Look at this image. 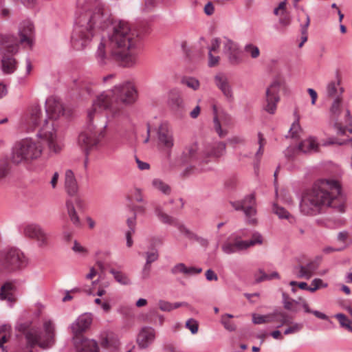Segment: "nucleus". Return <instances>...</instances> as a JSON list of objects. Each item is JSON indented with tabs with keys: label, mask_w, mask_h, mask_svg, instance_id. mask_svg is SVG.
<instances>
[{
	"label": "nucleus",
	"mask_w": 352,
	"mask_h": 352,
	"mask_svg": "<svg viewBox=\"0 0 352 352\" xmlns=\"http://www.w3.org/2000/svg\"><path fill=\"white\" fill-rule=\"evenodd\" d=\"M43 146L38 141L24 138L16 142L12 150V162L19 164L38 158L42 153Z\"/></svg>",
	"instance_id": "7"
},
{
	"label": "nucleus",
	"mask_w": 352,
	"mask_h": 352,
	"mask_svg": "<svg viewBox=\"0 0 352 352\" xmlns=\"http://www.w3.org/2000/svg\"><path fill=\"white\" fill-rule=\"evenodd\" d=\"M293 273L296 276L297 278H306L307 276L305 275L303 265H300L296 266L293 269Z\"/></svg>",
	"instance_id": "55"
},
{
	"label": "nucleus",
	"mask_w": 352,
	"mask_h": 352,
	"mask_svg": "<svg viewBox=\"0 0 352 352\" xmlns=\"http://www.w3.org/2000/svg\"><path fill=\"white\" fill-rule=\"evenodd\" d=\"M202 272V268L196 267H187L186 275H195Z\"/></svg>",
	"instance_id": "63"
},
{
	"label": "nucleus",
	"mask_w": 352,
	"mask_h": 352,
	"mask_svg": "<svg viewBox=\"0 0 352 352\" xmlns=\"http://www.w3.org/2000/svg\"><path fill=\"white\" fill-rule=\"evenodd\" d=\"M146 265H151V264L156 261L159 258L158 251L155 249L151 252H146Z\"/></svg>",
	"instance_id": "45"
},
{
	"label": "nucleus",
	"mask_w": 352,
	"mask_h": 352,
	"mask_svg": "<svg viewBox=\"0 0 352 352\" xmlns=\"http://www.w3.org/2000/svg\"><path fill=\"white\" fill-rule=\"evenodd\" d=\"M270 315L272 322L278 323L276 326L277 328H280L284 324L292 323V318L283 311L275 310Z\"/></svg>",
	"instance_id": "23"
},
{
	"label": "nucleus",
	"mask_w": 352,
	"mask_h": 352,
	"mask_svg": "<svg viewBox=\"0 0 352 352\" xmlns=\"http://www.w3.org/2000/svg\"><path fill=\"white\" fill-rule=\"evenodd\" d=\"M341 103H342V98L340 96H338L333 100L331 108H330V113L331 118L336 121H337V118L340 116L341 113Z\"/></svg>",
	"instance_id": "30"
},
{
	"label": "nucleus",
	"mask_w": 352,
	"mask_h": 352,
	"mask_svg": "<svg viewBox=\"0 0 352 352\" xmlns=\"http://www.w3.org/2000/svg\"><path fill=\"white\" fill-rule=\"evenodd\" d=\"M8 173V164L3 162L0 164V180L4 178Z\"/></svg>",
	"instance_id": "59"
},
{
	"label": "nucleus",
	"mask_w": 352,
	"mask_h": 352,
	"mask_svg": "<svg viewBox=\"0 0 352 352\" xmlns=\"http://www.w3.org/2000/svg\"><path fill=\"white\" fill-rule=\"evenodd\" d=\"M214 111H216L215 107H214ZM230 118L227 116H224L223 117L220 116L219 118V116L217 115V113L214 112V116L213 118L214 129L220 138H224L228 134V131L226 129H222L221 123L224 125H226L230 123Z\"/></svg>",
	"instance_id": "21"
},
{
	"label": "nucleus",
	"mask_w": 352,
	"mask_h": 352,
	"mask_svg": "<svg viewBox=\"0 0 352 352\" xmlns=\"http://www.w3.org/2000/svg\"><path fill=\"white\" fill-rule=\"evenodd\" d=\"M45 112L46 116L43 118L41 107L38 105L32 106L23 122V127L30 132L43 122V126L37 133V136L44 139L47 142L50 149L56 153L61 150L62 146L56 142V135L53 122L50 123L47 118L56 120L63 116L64 114L63 104L59 99L54 96L49 97L45 101Z\"/></svg>",
	"instance_id": "4"
},
{
	"label": "nucleus",
	"mask_w": 352,
	"mask_h": 352,
	"mask_svg": "<svg viewBox=\"0 0 352 352\" xmlns=\"http://www.w3.org/2000/svg\"><path fill=\"white\" fill-rule=\"evenodd\" d=\"M208 65L210 67H213L217 66L220 60V56L218 55H214L213 53L208 52Z\"/></svg>",
	"instance_id": "51"
},
{
	"label": "nucleus",
	"mask_w": 352,
	"mask_h": 352,
	"mask_svg": "<svg viewBox=\"0 0 352 352\" xmlns=\"http://www.w3.org/2000/svg\"><path fill=\"white\" fill-rule=\"evenodd\" d=\"M274 212L278 216L280 219H289L292 216L289 212L286 210L284 208L278 206L276 204L273 205Z\"/></svg>",
	"instance_id": "41"
},
{
	"label": "nucleus",
	"mask_w": 352,
	"mask_h": 352,
	"mask_svg": "<svg viewBox=\"0 0 352 352\" xmlns=\"http://www.w3.org/2000/svg\"><path fill=\"white\" fill-rule=\"evenodd\" d=\"M25 338L29 349L38 346L44 350L49 349L56 343L55 323L51 319L45 318L43 320V331L30 329L25 332Z\"/></svg>",
	"instance_id": "6"
},
{
	"label": "nucleus",
	"mask_w": 352,
	"mask_h": 352,
	"mask_svg": "<svg viewBox=\"0 0 352 352\" xmlns=\"http://www.w3.org/2000/svg\"><path fill=\"white\" fill-rule=\"evenodd\" d=\"M334 317L338 320L342 327L352 333V322L344 314H336Z\"/></svg>",
	"instance_id": "33"
},
{
	"label": "nucleus",
	"mask_w": 352,
	"mask_h": 352,
	"mask_svg": "<svg viewBox=\"0 0 352 352\" xmlns=\"http://www.w3.org/2000/svg\"><path fill=\"white\" fill-rule=\"evenodd\" d=\"M187 266L182 263L175 265L170 270L173 274H184L186 275Z\"/></svg>",
	"instance_id": "50"
},
{
	"label": "nucleus",
	"mask_w": 352,
	"mask_h": 352,
	"mask_svg": "<svg viewBox=\"0 0 352 352\" xmlns=\"http://www.w3.org/2000/svg\"><path fill=\"white\" fill-rule=\"evenodd\" d=\"M204 13L208 16H211L214 12V7L211 1H208L204 6Z\"/></svg>",
	"instance_id": "60"
},
{
	"label": "nucleus",
	"mask_w": 352,
	"mask_h": 352,
	"mask_svg": "<svg viewBox=\"0 0 352 352\" xmlns=\"http://www.w3.org/2000/svg\"><path fill=\"white\" fill-rule=\"evenodd\" d=\"M328 284L323 282V280L320 278H314L310 285V288L309 289V292L314 293L316 290L320 288H326L327 287Z\"/></svg>",
	"instance_id": "39"
},
{
	"label": "nucleus",
	"mask_w": 352,
	"mask_h": 352,
	"mask_svg": "<svg viewBox=\"0 0 352 352\" xmlns=\"http://www.w3.org/2000/svg\"><path fill=\"white\" fill-rule=\"evenodd\" d=\"M340 85V80L337 82L331 81L327 85V94L329 97H335L338 93V87Z\"/></svg>",
	"instance_id": "42"
},
{
	"label": "nucleus",
	"mask_w": 352,
	"mask_h": 352,
	"mask_svg": "<svg viewBox=\"0 0 352 352\" xmlns=\"http://www.w3.org/2000/svg\"><path fill=\"white\" fill-rule=\"evenodd\" d=\"M168 103L173 109H177L182 106L183 100L178 91L172 90L168 93Z\"/></svg>",
	"instance_id": "26"
},
{
	"label": "nucleus",
	"mask_w": 352,
	"mask_h": 352,
	"mask_svg": "<svg viewBox=\"0 0 352 352\" xmlns=\"http://www.w3.org/2000/svg\"><path fill=\"white\" fill-rule=\"evenodd\" d=\"M182 157V161L185 163L206 164L204 160V151L202 153H199L198 145L196 143L187 146L184 149Z\"/></svg>",
	"instance_id": "14"
},
{
	"label": "nucleus",
	"mask_w": 352,
	"mask_h": 352,
	"mask_svg": "<svg viewBox=\"0 0 352 352\" xmlns=\"http://www.w3.org/2000/svg\"><path fill=\"white\" fill-rule=\"evenodd\" d=\"M28 264V257L17 248H11L5 251L0 257V265L8 272L23 270Z\"/></svg>",
	"instance_id": "9"
},
{
	"label": "nucleus",
	"mask_w": 352,
	"mask_h": 352,
	"mask_svg": "<svg viewBox=\"0 0 352 352\" xmlns=\"http://www.w3.org/2000/svg\"><path fill=\"white\" fill-rule=\"evenodd\" d=\"M72 250L79 254L81 256L85 257L88 255L89 251L88 250L82 246L80 243H79L78 241H75L74 243V245L72 247Z\"/></svg>",
	"instance_id": "43"
},
{
	"label": "nucleus",
	"mask_w": 352,
	"mask_h": 352,
	"mask_svg": "<svg viewBox=\"0 0 352 352\" xmlns=\"http://www.w3.org/2000/svg\"><path fill=\"white\" fill-rule=\"evenodd\" d=\"M327 208L344 213L346 208V198L340 184L335 179H320L302 197L300 210L305 215L315 216Z\"/></svg>",
	"instance_id": "3"
},
{
	"label": "nucleus",
	"mask_w": 352,
	"mask_h": 352,
	"mask_svg": "<svg viewBox=\"0 0 352 352\" xmlns=\"http://www.w3.org/2000/svg\"><path fill=\"white\" fill-rule=\"evenodd\" d=\"M182 83L193 90H197L199 87V82L195 78L186 77L182 80Z\"/></svg>",
	"instance_id": "40"
},
{
	"label": "nucleus",
	"mask_w": 352,
	"mask_h": 352,
	"mask_svg": "<svg viewBox=\"0 0 352 352\" xmlns=\"http://www.w3.org/2000/svg\"><path fill=\"white\" fill-rule=\"evenodd\" d=\"M244 52L247 55L253 59H256L260 56L259 48L252 43L246 44L244 46Z\"/></svg>",
	"instance_id": "34"
},
{
	"label": "nucleus",
	"mask_w": 352,
	"mask_h": 352,
	"mask_svg": "<svg viewBox=\"0 0 352 352\" xmlns=\"http://www.w3.org/2000/svg\"><path fill=\"white\" fill-rule=\"evenodd\" d=\"M206 278L208 281L215 280L217 281L218 280L217 275L214 273V272L209 269L206 272Z\"/></svg>",
	"instance_id": "62"
},
{
	"label": "nucleus",
	"mask_w": 352,
	"mask_h": 352,
	"mask_svg": "<svg viewBox=\"0 0 352 352\" xmlns=\"http://www.w3.org/2000/svg\"><path fill=\"white\" fill-rule=\"evenodd\" d=\"M65 185L67 193L70 195H74L78 192V186L74 177V173L71 170H67L65 174Z\"/></svg>",
	"instance_id": "22"
},
{
	"label": "nucleus",
	"mask_w": 352,
	"mask_h": 352,
	"mask_svg": "<svg viewBox=\"0 0 352 352\" xmlns=\"http://www.w3.org/2000/svg\"><path fill=\"white\" fill-rule=\"evenodd\" d=\"M179 230L182 233L184 234L187 238H188L189 239H191L192 240V239L195 237V235L196 234L193 233L192 232H191L190 230H188V228H186L183 225H180L179 226Z\"/></svg>",
	"instance_id": "57"
},
{
	"label": "nucleus",
	"mask_w": 352,
	"mask_h": 352,
	"mask_svg": "<svg viewBox=\"0 0 352 352\" xmlns=\"http://www.w3.org/2000/svg\"><path fill=\"white\" fill-rule=\"evenodd\" d=\"M76 19V25L72 36V43L77 50L84 49L94 35L108 28L113 23L109 10L101 3L82 13L80 11Z\"/></svg>",
	"instance_id": "5"
},
{
	"label": "nucleus",
	"mask_w": 352,
	"mask_h": 352,
	"mask_svg": "<svg viewBox=\"0 0 352 352\" xmlns=\"http://www.w3.org/2000/svg\"><path fill=\"white\" fill-rule=\"evenodd\" d=\"M222 250L224 253L228 254L234 253V247L233 241H226L222 245Z\"/></svg>",
	"instance_id": "53"
},
{
	"label": "nucleus",
	"mask_w": 352,
	"mask_h": 352,
	"mask_svg": "<svg viewBox=\"0 0 352 352\" xmlns=\"http://www.w3.org/2000/svg\"><path fill=\"white\" fill-rule=\"evenodd\" d=\"M311 314H313L318 318L328 320L330 324H333V322L329 319V318L324 313H322L317 310H314L313 311H311Z\"/></svg>",
	"instance_id": "61"
},
{
	"label": "nucleus",
	"mask_w": 352,
	"mask_h": 352,
	"mask_svg": "<svg viewBox=\"0 0 352 352\" xmlns=\"http://www.w3.org/2000/svg\"><path fill=\"white\" fill-rule=\"evenodd\" d=\"M252 322L256 324L272 322L270 314L266 315H252Z\"/></svg>",
	"instance_id": "38"
},
{
	"label": "nucleus",
	"mask_w": 352,
	"mask_h": 352,
	"mask_svg": "<svg viewBox=\"0 0 352 352\" xmlns=\"http://www.w3.org/2000/svg\"><path fill=\"white\" fill-rule=\"evenodd\" d=\"M318 148V144L313 138H309L302 141L298 145V149L304 153L316 152Z\"/></svg>",
	"instance_id": "24"
},
{
	"label": "nucleus",
	"mask_w": 352,
	"mask_h": 352,
	"mask_svg": "<svg viewBox=\"0 0 352 352\" xmlns=\"http://www.w3.org/2000/svg\"><path fill=\"white\" fill-rule=\"evenodd\" d=\"M217 87L221 91L227 98H232V91L228 79L223 74H218L214 76Z\"/></svg>",
	"instance_id": "19"
},
{
	"label": "nucleus",
	"mask_w": 352,
	"mask_h": 352,
	"mask_svg": "<svg viewBox=\"0 0 352 352\" xmlns=\"http://www.w3.org/2000/svg\"><path fill=\"white\" fill-rule=\"evenodd\" d=\"M11 331V327L8 324L0 326V349L2 351H6L3 344L8 341Z\"/></svg>",
	"instance_id": "29"
},
{
	"label": "nucleus",
	"mask_w": 352,
	"mask_h": 352,
	"mask_svg": "<svg viewBox=\"0 0 352 352\" xmlns=\"http://www.w3.org/2000/svg\"><path fill=\"white\" fill-rule=\"evenodd\" d=\"M282 82L278 79H274L265 91V100L263 109L270 114H274L277 107V103L280 100L279 92Z\"/></svg>",
	"instance_id": "10"
},
{
	"label": "nucleus",
	"mask_w": 352,
	"mask_h": 352,
	"mask_svg": "<svg viewBox=\"0 0 352 352\" xmlns=\"http://www.w3.org/2000/svg\"><path fill=\"white\" fill-rule=\"evenodd\" d=\"M263 243V237L261 234L258 232H254L250 240L247 241L248 243V248H250L251 246H254L256 244H262Z\"/></svg>",
	"instance_id": "47"
},
{
	"label": "nucleus",
	"mask_w": 352,
	"mask_h": 352,
	"mask_svg": "<svg viewBox=\"0 0 352 352\" xmlns=\"http://www.w3.org/2000/svg\"><path fill=\"white\" fill-rule=\"evenodd\" d=\"M23 232L25 236L35 239L39 247L43 248L48 245L49 236L40 226L37 224L28 225L24 228Z\"/></svg>",
	"instance_id": "13"
},
{
	"label": "nucleus",
	"mask_w": 352,
	"mask_h": 352,
	"mask_svg": "<svg viewBox=\"0 0 352 352\" xmlns=\"http://www.w3.org/2000/svg\"><path fill=\"white\" fill-rule=\"evenodd\" d=\"M233 317V315L230 314H226L221 316V324L229 331H234L236 329V325L229 320Z\"/></svg>",
	"instance_id": "36"
},
{
	"label": "nucleus",
	"mask_w": 352,
	"mask_h": 352,
	"mask_svg": "<svg viewBox=\"0 0 352 352\" xmlns=\"http://www.w3.org/2000/svg\"><path fill=\"white\" fill-rule=\"evenodd\" d=\"M16 63L12 56L3 54L1 59V67L3 73L12 74L16 69Z\"/></svg>",
	"instance_id": "25"
},
{
	"label": "nucleus",
	"mask_w": 352,
	"mask_h": 352,
	"mask_svg": "<svg viewBox=\"0 0 352 352\" xmlns=\"http://www.w3.org/2000/svg\"><path fill=\"white\" fill-rule=\"evenodd\" d=\"M77 352H99L97 342L94 340L82 338L80 342L76 341Z\"/></svg>",
	"instance_id": "20"
},
{
	"label": "nucleus",
	"mask_w": 352,
	"mask_h": 352,
	"mask_svg": "<svg viewBox=\"0 0 352 352\" xmlns=\"http://www.w3.org/2000/svg\"><path fill=\"white\" fill-rule=\"evenodd\" d=\"M258 138L259 148L256 153V157L259 159L263 153V147L265 146V138H263V134L260 132L258 133Z\"/></svg>",
	"instance_id": "48"
},
{
	"label": "nucleus",
	"mask_w": 352,
	"mask_h": 352,
	"mask_svg": "<svg viewBox=\"0 0 352 352\" xmlns=\"http://www.w3.org/2000/svg\"><path fill=\"white\" fill-rule=\"evenodd\" d=\"M155 213L157 215V217H158V219L163 223H166V224L174 223V219L171 216L164 212L162 208L160 206H157L155 208Z\"/></svg>",
	"instance_id": "32"
},
{
	"label": "nucleus",
	"mask_w": 352,
	"mask_h": 352,
	"mask_svg": "<svg viewBox=\"0 0 352 352\" xmlns=\"http://www.w3.org/2000/svg\"><path fill=\"white\" fill-rule=\"evenodd\" d=\"M223 53L228 62L232 66H237L243 63L242 52L239 43L227 36L223 38Z\"/></svg>",
	"instance_id": "11"
},
{
	"label": "nucleus",
	"mask_w": 352,
	"mask_h": 352,
	"mask_svg": "<svg viewBox=\"0 0 352 352\" xmlns=\"http://www.w3.org/2000/svg\"><path fill=\"white\" fill-rule=\"evenodd\" d=\"M302 325L301 324L294 323L292 326L287 328L284 331V334L288 335V334L297 333V332L300 331L302 329Z\"/></svg>",
	"instance_id": "54"
},
{
	"label": "nucleus",
	"mask_w": 352,
	"mask_h": 352,
	"mask_svg": "<svg viewBox=\"0 0 352 352\" xmlns=\"http://www.w3.org/2000/svg\"><path fill=\"white\" fill-rule=\"evenodd\" d=\"M19 34L20 40L11 35L0 34V50L8 53H15L18 50L19 43H26L30 47L33 44L34 25L29 21L21 23Z\"/></svg>",
	"instance_id": "8"
},
{
	"label": "nucleus",
	"mask_w": 352,
	"mask_h": 352,
	"mask_svg": "<svg viewBox=\"0 0 352 352\" xmlns=\"http://www.w3.org/2000/svg\"><path fill=\"white\" fill-rule=\"evenodd\" d=\"M300 130V126L299 124V120L297 119L294 122L292 126L289 129V133L290 138H296L298 135V132Z\"/></svg>",
	"instance_id": "49"
},
{
	"label": "nucleus",
	"mask_w": 352,
	"mask_h": 352,
	"mask_svg": "<svg viewBox=\"0 0 352 352\" xmlns=\"http://www.w3.org/2000/svg\"><path fill=\"white\" fill-rule=\"evenodd\" d=\"M66 207L67 210V214L69 217L70 221L76 227H80L81 225L79 217L75 210L73 203L68 200L66 202Z\"/></svg>",
	"instance_id": "28"
},
{
	"label": "nucleus",
	"mask_w": 352,
	"mask_h": 352,
	"mask_svg": "<svg viewBox=\"0 0 352 352\" xmlns=\"http://www.w3.org/2000/svg\"><path fill=\"white\" fill-rule=\"evenodd\" d=\"M93 318L91 314L85 313L80 315L72 324V333L77 336L87 331L92 323Z\"/></svg>",
	"instance_id": "15"
},
{
	"label": "nucleus",
	"mask_w": 352,
	"mask_h": 352,
	"mask_svg": "<svg viewBox=\"0 0 352 352\" xmlns=\"http://www.w3.org/2000/svg\"><path fill=\"white\" fill-rule=\"evenodd\" d=\"M151 269V265L144 264L142 270V278L143 279H147L150 277Z\"/></svg>",
	"instance_id": "64"
},
{
	"label": "nucleus",
	"mask_w": 352,
	"mask_h": 352,
	"mask_svg": "<svg viewBox=\"0 0 352 352\" xmlns=\"http://www.w3.org/2000/svg\"><path fill=\"white\" fill-rule=\"evenodd\" d=\"M186 327L188 328L192 334L197 333L198 331V323L192 319H188L186 322Z\"/></svg>",
	"instance_id": "52"
},
{
	"label": "nucleus",
	"mask_w": 352,
	"mask_h": 352,
	"mask_svg": "<svg viewBox=\"0 0 352 352\" xmlns=\"http://www.w3.org/2000/svg\"><path fill=\"white\" fill-rule=\"evenodd\" d=\"M126 223L129 227L128 230H134L136 225V214L135 212H133V214L131 217H129L126 220Z\"/></svg>",
	"instance_id": "58"
},
{
	"label": "nucleus",
	"mask_w": 352,
	"mask_h": 352,
	"mask_svg": "<svg viewBox=\"0 0 352 352\" xmlns=\"http://www.w3.org/2000/svg\"><path fill=\"white\" fill-rule=\"evenodd\" d=\"M226 146L224 142H218L214 144L213 146L208 147L204 151V159L206 163L209 162V157L219 158L222 156L226 152Z\"/></svg>",
	"instance_id": "18"
},
{
	"label": "nucleus",
	"mask_w": 352,
	"mask_h": 352,
	"mask_svg": "<svg viewBox=\"0 0 352 352\" xmlns=\"http://www.w3.org/2000/svg\"><path fill=\"white\" fill-rule=\"evenodd\" d=\"M136 97L137 91L130 82L116 85L98 95L88 111L87 127L78 136V142L82 149L87 153L89 151L96 148L104 136L106 123L100 127L94 124V119H98L100 111H107L110 119L122 122L129 117L124 106L134 102Z\"/></svg>",
	"instance_id": "1"
},
{
	"label": "nucleus",
	"mask_w": 352,
	"mask_h": 352,
	"mask_svg": "<svg viewBox=\"0 0 352 352\" xmlns=\"http://www.w3.org/2000/svg\"><path fill=\"white\" fill-rule=\"evenodd\" d=\"M155 338V329L150 327H144L138 336L137 343L140 348L146 349L154 342Z\"/></svg>",
	"instance_id": "16"
},
{
	"label": "nucleus",
	"mask_w": 352,
	"mask_h": 352,
	"mask_svg": "<svg viewBox=\"0 0 352 352\" xmlns=\"http://www.w3.org/2000/svg\"><path fill=\"white\" fill-rule=\"evenodd\" d=\"M221 42L219 38H214L212 39L210 43V46L208 47V52L218 54L219 51V47Z\"/></svg>",
	"instance_id": "46"
},
{
	"label": "nucleus",
	"mask_w": 352,
	"mask_h": 352,
	"mask_svg": "<svg viewBox=\"0 0 352 352\" xmlns=\"http://www.w3.org/2000/svg\"><path fill=\"white\" fill-rule=\"evenodd\" d=\"M307 279H309L318 270L319 263L316 261H311L303 265Z\"/></svg>",
	"instance_id": "35"
},
{
	"label": "nucleus",
	"mask_w": 352,
	"mask_h": 352,
	"mask_svg": "<svg viewBox=\"0 0 352 352\" xmlns=\"http://www.w3.org/2000/svg\"><path fill=\"white\" fill-rule=\"evenodd\" d=\"M141 48L138 33L131 29L128 22L116 21L112 23V29L107 37H102L96 52V58L100 65L106 64L112 58L120 61L124 66L131 67L138 63Z\"/></svg>",
	"instance_id": "2"
},
{
	"label": "nucleus",
	"mask_w": 352,
	"mask_h": 352,
	"mask_svg": "<svg viewBox=\"0 0 352 352\" xmlns=\"http://www.w3.org/2000/svg\"><path fill=\"white\" fill-rule=\"evenodd\" d=\"M109 272L113 276L115 280L120 285H129L131 284L130 278L126 274L120 271H117L114 269L110 270Z\"/></svg>",
	"instance_id": "31"
},
{
	"label": "nucleus",
	"mask_w": 352,
	"mask_h": 352,
	"mask_svg": "<svg viewBox=\"0 0 352 352\" xmlns=\"http://www.w3.org/2000/svg\"><path fill=\"white\" fill-rule=\"evenodd\" d=\"M159 308L163 311H172V303L165 301L160 300L158 302Z\"/></svg>",
	"instance_id": "56"
},
{
	"label": "nucleus",
	"mask_w": 352,
	"mask_h": 352,
	"mask_svg": "<svg viewBox=\"0 0 352 352\" xmlns=\"http://www.w3.org/2000/svg\"><path fill=\"white\" fill-rule=\"evenodd\" d=\"M230 204L236 210H243L244 212L249 223H256V220L254 218L256 212L255 208L256 200L253 194L245 197L241 201H230Z\"/></svg>",
	"instance_id": "12"
},
{
	"label": "nucleus",
	"mask_w": 352,
	"mask_h": 352,
	"mask_svg": "<svg viewBox=\"0 0 352 352\" xmlns=\"http://www.w3.org/2000/svg\"><path fill=\"white\" fill-rule=\"evenodd\" d=\"M157 138L159 144L166 148H170L174 144L172 131L166 124H162L158 129Z\"/></svg>",
	"instance_id": "17"
},
{
	"label": "nucleus",
	"mask_w": 352,
	"mask_h": 352,
	"mask_svg": "<svg viewBox=\"0 0 352 352\" xmlns=\"http://www.w3.org/2000/svg\"><path fill=\"white\" fill-rule=\"evenodd\" d=\"M152 185L153 187L166 195H168L170 192V188L169 186L159 179H154L152 182Z\"/></svg>",
	"instance_id": "37"
},
{
	"label": "nucleus",
	"mask_w": 352,
	"mask_h": 352,
	"mask_svg": "<svg viewBox=\"0 0 352 352\" xmlns=\"http://www.w3.org/2000/svg\"><path fill=\"white\" fill-rule=\"evenodd\" d=\"M13 289L14 285L11 283H4L1 287L0 299L1 300H7L9 302H12L14 300Z\"/></svg>",
	"instance_id": "27"
},
{
	"label": "nucleus",
	"mask_w": 352,
	"mask_h": 352,
	"mask_svg": "<svg viewBox=\"0 0 352 352\" xmlns=\"http://www.w3.org/2000/svg\"><path fill=\"white\" fill-rule=\"evenodd\" d=\"M234 253L248 249L247 241L241 240L240 238H236L233 240Z\"/></svg>",
	"instance_id": "44"
}]
</instances>
